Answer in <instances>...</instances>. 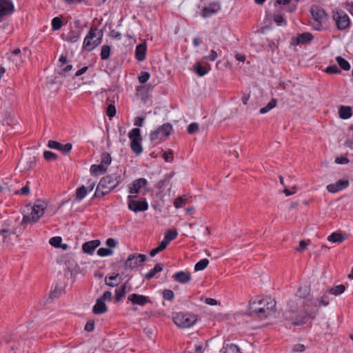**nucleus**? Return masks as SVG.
Masks as SVG:
<instances>
[{
  "label": "nucleus",
  "mask_w": 353,
  "mask_h": 353,
  "mask_svg": "<svg viewBox=\"0 0 353 353\" xmlns=\"http://www.w3.org/2000/svg\"><path fill=\"white\" fill-rule=\"evenodd\" d=\"M217 58V53L215 50H211L210 54L205 57L206 59H208L211 61H214Z\"/></svg>",
  "instance_id": "obj_62"
},
{
  "label": "nucleus",
  "mask_w": 353,
  "mask_h": 353,
  "mask_svg": "<svg viewBox=\"0 0 353 353\" xmlns=\"http://www.w3.org/2000/svg\"><path fill=\"white\" fill-rule=\"evenodd\" d=\"M63 17H56L52 20V29L53 31L59 30L63 26Z\"/></svg>",
  "instance_id": "obj_33"
},
{
  "label": "nucleus",
  "mask_w": 353,
  "mask_h": 353,
  "mask_svg": "<svg viewBox=\"0 0 353 353\" xmlns=\"http://www.w3.org/2000/svg\"><path fill=\"white\" fill-rule=\"evenodd\" d=\"M112 292L110 291H105L103 293V296L99 299L102 300L103 301H110L112 300Z\"/></svg>",
  "instance_id": "obj_59"
},
{
  "label": "nucleus",
  "mask_w": 353,
  "mask_h": 353,
  "mask_svg": "<svg viewBox=\"0 0 353 353\" xmlns=\"http://www.w3.org/2000/svg\"><path fill=\"white\" fill-rule=\"evenodd\" d=\"M316 312H306L301 311L296 313L294 311L289 312L285 314V319L290 321L292 325L296 326L303 325L307 323L310 318L314 319Z\"/></svg>",
  "instance_id": "obj_5"
},
{
  "label": "nucleus",
  "mask_w": 353,
  "mask_h": 353,
  "mask_svg": "<svg viewBox=\"0 0 353 353\" xmlns=\"http://www.w3.org/2000/svg\"><path fill=\"white\" fill-rule=\"evenodd\" d=\"M345 290V287L344 285H339L337 286L330 288L328 291L332 294L339 295L343 293Z\"/></svg>",
  "instance_id": "obj_43"
},
{
  "label": "nucleus",
  "mask_w": 353,
  "mask_h": 353,
  "mask_svg": "<svg viewBox=\"0 0 353 353\" xmlns=\"http://www.w3.org/2000/svg\"><path fill=\"white\" fill-rule=\"evenodd\" d=\"M80 37L81 33L79 31L72 30L66 36L63 37V39L70 43H76Z\"/></svg>",
  "instance_id": "obj_23"
},
{
  "label": "nucleus",
  "mask_w": 353,
  "mask_h": 353,
  "mask_svg": "<svg viewBox=\"0 0 353 353\" xmlns=\"http://www.w3.org/2000/svg\"><path fill=\"white\" fill-rule=\"evenodd\" d=\"M121 281V278L119 274L106 276L105 279V284L110 287H114L119 285Z\"/></svg>",
  "instance_id": "obj_24"
},
{
  "label": "nucleus",
  "mask_w": 353,
  "mask_h": 353,
  "mask_svg": "<svg viewBox=\"0 0 353 353\" xmlns=\"http://www.w3.org/2000/svg\"><path fill=\"white\" fill-rule=\"evenodd\" d=\"M172 320L178 327L188 328L196 323L197 318L192 314L178 312L173 314Z\"/></svg>",
  "instance_id": "obj_7"
},
{
  "label": "nucleus",
  "mask_w": 353,
  "mask_h": 353,
  "mask_svg": "<svg viewBox=\"0 0 353 353\" xmlns=\"http://www.w3.org/2000/svg\"><path fill=\"white\" fill-rule=\"evenodd\" d=\"M327 240L332 243H342L345 237L341 233L333 232L327 237Z\"/></svg>",
  "instance_id": "obj_34"
},
{
  "label": "nucleus",
  "mask_w": 353,
  "mask_h": 353,
  "mask_svg": "<svg viewBox=\"0 0 353 353\" xmlns=\"http://www.w3.org/2000/svg\"><path fill=\"white\" fill-rule=\"evenodd\" d=\"M172 130V125L170 123H165L159 126L157 130L150 133V140L152 143H159L165 138L170 136Z\"/></svg>",
  "instance_id": "obj_8"
},
{
  "label": "nucleus",
  "mask_w": 353,
  "mask_h": 353,
  "mask_svg": "<svg viewBox=\"0 0 353 353\" xmlns=\"http://www.w3.org/2000/svg\"><path fill=\"white\" fill-rule=\"evenodd\" d=\"M173 279L180 283H187L191 280V275L188 272L180 271L173 275Z\"/></svg>",
  "instance_id": "obj_19"
},
{
  "label": "nucleus",
  "mask_w": 353,
  "mask_h": 353,
  "mask_svg": "<svg viewBox=\"0 0 353 353\" xmlns=\"http://www.w3.org/2000/svg\"><path fill=\"white\" fill-rule=\"evenodd\" d=\"M313 39V36L309 32H304L299 34L296 38V44L306 43Z\"/></svg>",
  "instance_id": "obj_28"
},
{
  "label": "nucleus",
  "mask_w": 353,
  "mask_h": 353,
  "mask_svg": "<svg viewBox=\"0 0 353 353\" xmlns=\"http://www.w3.org/2000/svg\"><path fill=\"white\" fill-rule=\"evenodd\" d=\"M349 184L350 183L347 180H339L334 183L329 184L327 186V190L329 192L336 193L347 188Z\"/></svg>",
  "instance_id": "obj_14"
},
{
  "label": "nucleus",
  "mask_w": 353,
  "mask_h": 353,
  "mask_svg": "<svg viewBox=\"0 0 353 353\" xmlns=\"http://www.w3.org/2000/svg\"><path fill=\"white\" fill-rule=\"evenodd\" d=\"M43 203L41 200H37L34 205L31 207L30 214H23L21 225L37 222L44 214Z\"/></svg>",
  "instance_id": "obj_3"
},
{
  "label": "nucleus",
  "mask_w": 353,
  "mask_h": 353,
  "mask_svg": "<svg viewBox=\"0 0 353 353\" xmlns=\"http://www.w3.org/2000/svg\"><path fill=\"white\" fill-rule=\"evenodd\" d=\"M147 46L145 43H141L136 47L135 57L139 61H142L145 59V52Z\"/></svg>",
  "instance_id": "obj_20"
},
{
  "label": "nucleus",
  "mask_w": 353,
  "mask_h": 353,
  "mask_svg": "<svg viewBox=\"0 0 353 353\" xmlns=\"http://www.w3.org/2000/svg\"><path fill=\"white\" fill-rule=\"evenodd\" d=\"M112 254L113 251L110 248H101L97 250V254L102 257L111 256Z\"/></svg>",
  "instance_id": "obj_44"
},
{
  "label": "nucleus",
  "mask_w": 353,
  "mask_h": 353,
  "mask_svg": "<svg viewBox=\"0 0 353 353\" xmlns=\"http://www.w3.org/2000/svg\"><path fill=\"white\" fill-rule=\"evenodd\" d=\"M177 235L178 232L176 230H168L166 231L165 234L164 239H165L166 241L170 243L171 241L174 240L177 237Z\"/></svg>",
  "instance_id": "obj_41"
},
{
  "label": "nucleus",
  "mask_w": 353,
  "mask_h": 353,
  "mask_svg": "<svg viewBox=\"0 0 353 353\" xmlns=\"http://www.w3.org/2000/svg\"><path fill=\"white\" fill-rule=\"evenodd\" d=\"M336 61L341 69L345 71H347L350 69V63L343 57L339 56L336 58Z\"/></svg>",
  "instance_id": "obj_38"
},
{
  "label": "nucleus",
  "mask_w": 353,
  "mask_h": 353,
  "mask_svg": "<svg viewBox=\"0 0 353 353\" xmlns=\"http://www.w3.org/2000/svg\"><path fill=\"white\" fill-rule=\"evenodd\" d=\"M130 139L131 150L137 154H140L143 152V148L141 143V137L139 128H133L128 134Z\"/></svg>",
  "instance_id": "obj_9"
},
{
  "label": "nucleus",
  "mask_w": 353,
  "mask_h": 353,
  "mask_svg": "<svg viewBox=\"0 0 353 353\" xmlns=\"http://www.w3.org/2000/svg\"><path fill=\"white\" fill-rule=\"evenodd\" d=\"M88 192V190L84 185L78 188L76 190L75 200L78 201H81L85 197Z\"/></svg>",
  "instance_id": "obj_31"
},
{
  "label": "nucleus",
  "mask_w": 353,
  "mask_h": 353,
  "mask_svg": "<svg viewBox=\"0 0 353 353\" xmlns=\"http://www.w3.org/2000/svg\"><path fill=\"white\" fill-rule=\"evenodd\" d=\"M277 103V101L275 99H272L266 106L260 109L259 112L261 114H265L274 108Z\"/></svg>",
  "instance_id": "obj_39"
},
{
  "label": "nucleus",
  "mask_w": 353,
  "mask_h": 353,
  "mask_svg": "<svg viewBox=\"0 0 353 353\" xmlns=\"http://www.w3.org/2000/svg\"><path fill=\"white\" fill-rule=\"evenodd\" d=\"M163 296L166 300L172 301L174 298V292L170 290H164Z\"/></svg>",
  "instance_id": "obj_51"
},
{
  "label": "nucleus",
  "mask_w": 353,
  "mask_h": 353,
  "mask_svg": "<svg viewBox=\"0 0 353 353\" xmlns=\"http://www.w3.org/2000/svg\"><path fill=\"white\" fill-rule=\"evenodd\" d=\"M348 162H349L348 159H347L346 157H337L335 159V163H336L338 164H345V163H347Z\"/></svg>",
  "instance_id": "obj_64"
},
{
  "label": "nucleus",
  "mask_w": 353,
  "mask_h": 353,
  "mask_svg": "<svg viewBox=\"0 0 353 353\" xmlns=\"http://www.w3.org/2000/svg\"><path fill=\"white\" fill-rule=\"evenodd\" d=\"M249 311L250 315L256 314L260 319L268 318L275 314L276 301L271 297L253 301L250 303Z\"/></svg>",
  "instance_id": "obj_1"
},
{
  "label": "nucleus",
  "mask_w": 353,
  "mask_h": 353,
  "mask_svg": "<svg viewBox=\"0 0 353 353\" xmlns=\"http://www.w3.org/2000/svg\"><path fill=\"white\" fill-rule=\"evenodd\" d=\"M209 264V260L207 259H203L197 262L194 266L195 271L203 270Z\"/></svg>",
  "instance_id": "obj_42"
},
{
  "label": "nucleus",
  "mask_w": 353,
  "mask_h": 353,
  "mask_svg": "<svg viewBox=\"0 0 353 353\" xmlns=\"http://www.w3.org/2000/svg\"><path fill=\"white\" fill-rule=\"evenodd\" d=\"M309 241H301L299 242V248H296V250L298 251V252H302L303 250H305L306 248H307V245L309 244Z\"/></svg>",
  "instance_id": "obj_60"
},
{
  "label": "nucleus",
  "mask_w": 353,
  "mask_h": 353,
  "mask_svg": "<svg viewBox=\"0 0 353 353\" xmlns=\"http://www.w3.org/2000/svg\"><path fill=\"white\" fill-rule=\"evenodd\" d=\"M199 130V125L198 123H196V122L191 123L188 125V129H187L188 132L191 134L198 132Z\"/></svg>",
  "instance_id": "obj_45"
},
{
  "label": "nucleus",
  "mask_w": 353,
  "mask_h": 353,
  "mask_svg": "<svg viewBox=\"0 0 353 353\" xmlns=\"http://www.w3.org/2000/svg\"><path fill=\"white\" fill-rule=\"evenodd\" d=\"M150 74L148 72H141V75L139 77V81L141 83H145L150 79Z\"/></svg>",
  "instance_id": "obj_53"
},
{
  "label": "nucleus",
  "mask_w": 353,
  "mask_h": 353,
  "mask_svg": "<svg viewBox=\"0 0 353 353\" xmlns=\"http://www.w3.org/2000/svg\"><path fill=\"white\" fill-rule=\"evenodd\" d=\"M128 208L134 212H143L148 209V203L145 200L136 201L132 199V196H128Z\"/></svg>",
  "instance_id": "obj_12"
},
{
  "label": "nucleus",
  "mask_w": 353,
  "mask_h": 353,
  "mask_svg": "<svg viewBox=\"0 0 353 353\" xmlns=\"http://www.w3.org/2000/svg\"><path fill=\"white\" fill-rule=\"evenodd\" d=\"M128 300L134 305H139L143 306L148 302V297L143 295H140L136 293H133L128 296Z\"/></svg>",
  "instance_id": "obj_18"
},
{
  "label": "nucleus",
  "mask_w": 353,
  "mask_h": 353,
  "mask_svg": "<svg viewBox=\"0 0 353 353\" xmlns=\"http://www.w3.org/2000/svg\"><path fill=\"white\" fill-rule=\"evenodd\" d=\"M105 245L108 248L111 249L118 245V241L113 238H109L105 241Z\"/></svg>",
  "instance_id": "obj_50"
},
{
  "label": "nucleus",
  "mask_w": 353,
  "mask_h": 353,
  "mask_svg": "<svg viewBox=\"0 0 353 353\" xmlns=\"http://www.w3.org/2000/svg\"><path fill=\"white\" fill-rule=\"evenodd\" d=\"M121 175L117 173L103 176L97 187L94 196L102 197L109 194L121 183Z\"/></svg>",
  "instance_id": "obj_2"
},
{
  "label": "nucleus",
  "mask_w": 353,
  "mask_h": 353,
  "mask_svg": "<svg viewBox=\"0 0 353 353\" xmlns=\"http://www.w3.org/2000/svg\"><path fill=\"white\" fill-rule=\"evenodd\" d=\"M62 239L60 236H54L50 239L49 243L54 248H60Z\"/></svg>",
  "instance_id": "obj_46"
},
{
  "label": "nucleus",
  "mask_w": 353,
  "mask_h": 353,
  "mask_svg": "<svg viewBox=\"0 0 353 353\" xmlns=\"http://www.w3.org/2000/svg\"><path fill=\"white\" fill-rule=\"evenodd\" d=\"M30 192V188L28 185L23 187L20 190L17 191L16 194H20L21 195H27Z\"/></svg>",
  "instance_id": "obj_61"
},
{
  "label": "nucleus",
  "mask_w": 353,
  "mask_h": 353,
  "mask_svg": "<svg viewBox=\"0 0 353 353\" xmlns=\"http://www.w3.org/2000/svg\"><path fill=\"white\" fill-rule=\"evenodd\" d=\"M221 353H241L239 347L234 343L224 344L221 350Z\"/></svg>",
  "instance_id": "obj_25"
},
{
  "label": "nucleus",
  "mask_w": 353,
  "mask_h": 353,
  "mask_svg": "<svg viewBox=\"0 0 353 353\" xmlns=\"http://www.w3.org/2000/svg\"><path fill=\"white\" fill-rule=\"evenodd\" d=\"M147 184L148 181L144 178H140L134 181L129 187L130 194H138L141 188H145Z\"/></svg>",
  "instance_id": "obj_15"
},
{
  "label": "nucleus",
  "mask_w": 353,
  "mask_h": 353,
  "mask_svg": "<svg viewBox=\"0 0 353 353\" xmlns=\"http://www.w3.org/2000/svg\"><path fill=\"white\" fill-rule=\"evenodd\" d=\"M194 68L198 75L203 77L209 72L210 66V65L203 66L200 63H196Z\"/></svg>",
  "instance_id": "obj_29"
},
{
  "label": "nucleus",
  "mask_w": 353,
  "mask_h": 353,
  "mask_svg": "<svg viewBox=\"0 0 353 353\" xmlns=\"http://www.w3.org/2000/svg\"><path fill=\"white\" fill-rule=\"evenodd\" d=\"M117 112L115 105L113 104H110L107 108V115L109 117H113L115 116Z\"/></svg>",
  "instance_id": "obj_54"
},
{
  "label": "nucleus",
  "mask_w": 353,
  "mask_h": 353,
  "mask_svg": "<svg viewBox=\"0 0 353 353\" xmlns=\"http://www.w3.org/2000/svg\"><path fill=\"white\" fill-rule=\"evenodd\" d=\"M325 72L328 74H337L341 72L340 70L338 68L336 65H332L327 67L325 70Z\"/></svg>",
  "instance_id": "obj_56"
},
{
  "label": "nucleus",
  "mask_w": 353,
  "mask_h": 353,
  "mask_svg": "<svg viewBox=\"0 0 353 353\" xmlns=\"http://www.w3.org/2000/svg\"><path fill=\"white\" fill-rule=\"evenodd\" d=\"M21 50L19 48H17V49L14 50L11 52L12 56H10L8 57V59L10 61H12V62L15 63L16 65H18L19 63H22L23 62V59L21 57V56H20V57L19 59H16V58L13 57V56L19 55L21 54Z\"/></svg>",
  "instance_id": "obj_36"
},
{
  "label": "nucleus",
  "mask_w": 353,
  "mask_h": 353,
  "mask_svg": "<svg viewBox=\"0 0 353 353\" xmlns=\"http://www.w3.org/2000/svg\"><path fill=\"white\" fill-rule=\"evenodd\" d=\"M60 294L61 290L55 288L54 290L50 293L48 299L53 300L54 299L59 297Z\"/></svg>",
  "instance_id": "obj_58"
},
{
  "label": "nucleus",
  "mask_w": 353,
  "mask_h": 353,
  "mask_svg": "<svg viewBox=\"0 0 353 353\" xmlns=\"http://www.w3.org/2000/svg\"><path fill=\"white\" fill-rule=\"evenodd\" d=\"M72 148V145L70 143H68L64 145L61 143V148H60L59 151H61V152H63L64 154H67L71 151Z\"/></svg>",
  "instance_id": "obj_52"
},
{
  "label": "nucleus",
  "mask_w": 353,
  "mask_h": 353,
  "mask_svg": "<svg viewBox=\"0 0 353 353\" xmlns=\"http://www.w3.org/2000/svg\"><path fill=\"white\" fill-rule=\"evenodd\" d=\"M32 162H30L27 157L22 158L18 164V168L21 172L26 171L31 168Z\"/></svg>",
  "instance_id": "obj_32"
},
{
  "label": "nucleus",
  "mask_w": 353,
  "mask_h": 353,
  "mask_svg": "<svg viewBox=\"0 0 353 353\" xmlns=\"http://www.w3.org/2000/svg\"><path fill=\"white\" fill-rule=\"evenodd\" d=\"M274 21L279 26L286 24V21L284 19L283 17L281 14L274 15Z\"/></svg>",
  "instance_id": "obj_49"
},
{
  "label": "nucleus",
  "mask_w": 353,
  "mask_h": 353,
  "mask_svg": "<svg viewBox=\"0 0 353 353\" xmlns=\"http://www.w3.org/2000/svg\"><path fill=\"white\" fill-rule=\"evenodd\" d=\"M61 145V143L56 141L50 140L48 143V147L49 148L57 150L59 151L60 150Z\"/></svg>",
  "instance_id": "obj_47"
},
{
  "label": "nucleus",
  "mask_w": 353,
  "mask_h": 353,
  "mask_svg": "<svg viewBox=\"0 0 353 353\" xmlns=\"http://www.w3.org/2000/svg\"><path fill=\"white\" fill-rule=\"evenodd\" d=\"M111 47L107 45L103 46L101 50V58L102 60L108 59L110 56Z\"/></svg>",
  "instance_id": "obj_40"
},
{
  "label": "nucleus",
  "mask_w": 353,
  "mask_h": 353,
  "mask_svg": "<svg viewBox=\"0 0 353 353\" xmlns=\"http://www.w3.org/2000/svg\"><path fill=\"white\" fill-rule=\"evenodd\" d=\"M310 13L314 19L312 27L316 30H321L323 28V24L325 23L329 16L325 11L318 6H312L310 8Z\"/></svg>",
  "instance_id": "obj_6"
},
{
  "label": "nucleus",
  "mask_w": 353,
  "mask_h": 353,
  "mask_svg": "<svg viewBox=\"0 0 353 353\" xmlns=\"http://www.w3.org/2000/svg\"><path fill=\"white\" fill-rule=\"evenodd\" d=\"M188 199L186 196H179L174 201V206L176 208L183 207L188 202Z\"/></svg>",
  "instance_id": "obj_37"
},
{
  "label": "nucleus",
  "mask_w": 353,
  "mask_h": 353,
  "mask_svg": "<svg viewBox=\"0 0 353 353\" xmlns=\"http://www.w3.org/2000/svg\"><path fill=\"white\" fill-rule=\"evenodd\" d=\"M339 117L342 119H348L352 116V108L347 105H341L339 108Z\"/></svg>",
  "instance_id": "obj_21"
},
{
  "label": "nucleus",
  "mask_w": 353,
  "mask_h": 353,
  "mask_svg": "<svg viewBox=\"0 0 353 353\" xmlns=\"http://www.w3.org/2000/svg\"><path fill=\"white\" fill-rule=\"evenodd\" d=\"M146 260V256L143 254H132L128 256L125 262L126 269H134L139 267Z\"/></svg>",
  "instance_id": "obj_11"
},
{
  "label": "nucleus",
  "mask_w": 353,
  "mask_h": 353,
  "mask_svg": "<svg viewBox=\"0 0 353 353\" xmlns=\"http://www.w3.org/2000/svg\"><path fill=\"white\" fill-rule=\"evenodd\" d=\"M163 265L161 263H157L154 268L152 269L149 272L145 275V278L147 280H150L153 278L157 273L160 272L163 270Z\"/></svg>",
  "instance_id": "obj_30"
},
{
  "label": "nucleus",
  "mask_w": 353,
  "mask_h": 353,
  "mask_svg": "<svg viewBox=\"0 0 353 353\" xmlns=\"http://www.w3.org/2000/svg\"><path fill=\"white\" fill-rule=\"evenodd\" d=\"M173 159H174V154L172 150H169L168 152H164L163 159L166 162H171V161H172Z\"/></svg>",
  "instance_id": "obj_55"
},
{
  "label": "nucleus",
  "mask_w": 353,
  "mask_h": 353,
  "mask_svg": "<svg viewBox=\"0 0 353 353\" xmlns=\"http://www.w3.org/2000/svg\"><path fill=\"white\" fill-rule=\"evenodd\" d=\"M58 159V155L51 151L46 150V161H56Z\"/></svg>",
  "instance_id": "obj_48"
},
{
  "label": "nucleus",
  "mask_w": 353,
  "mask_h": 353,
  "mask_svg": "<svg viewBox=\"0 0 353 353\" xmlns=\"http://www.w3.org/2000/svg\"><path fill=\"white\" fill-rule=\"evenodd\" d=\"M333 19L334 20L339 30H345L350 26V19L349 16L343 10L334 11Z\"/></svg>",
  "instance_id": "obj_10"
},
{
  "label": "nucleus",
  "mask_w": 353,
  "mask_h": 353,
  "mask_svg": "<svg viewBox=\"0 0 353 353\" xmlns=\"http://www.w3.org/2000/svg\"><path fill=\"white\" fill-rule=\"evenodd\" d=\"M305 350V346L303 344L297 343L292 347V351L294 352H302Z\"/></svg>",
  "instance_id": "obj_57"
},
{
  "label": "nucleus",
  "mask_w": 353,
  "mask_h": 353,
  "mask_svg": "<svg viewBox=\"0 0 353 353\" xmlns=\"http://www.w3.org/2000/svg\"><path fill=\"white\" fill-rule=\"evenodd\" d=\"M103 33L94 28H90L84 39L83 48L90 52L97 47L102 41Z\"/></svg>",
  "instance_id": "obj_4"
},
{
  "label": "nucleus",
  "mask_w": 353,
  "mask_h": 353,
  "mask_svg": "<svg viewBox=\"0 0 353 353\" xmlns=\"http://www.w3.org/2000/svg\"><path fill=\"white\" fill-rule=\"evenodd\" d=\"M107 310H108V307L105 305L104 301L98 299L97 300L95 305L93 307V309H92L93 313L95 314H101L106 312Z\"/></svg>",
  "instance_id": "obj_22"
},
{
  "label": "nucleus",
  "mask_w": 353,
  "mask_h": 353,
  "mask_svg": "<svg viewBox=\"0 0 353 353\" xmlns=\"http://www.w3.org/2000/svg\"><path fill=\"white\" fill-rule=\"evenodd\" d=\"M107 170L108 169L101 163L99 165H92L90 167V173L92 175L97 176L104 174Z\"/></svg>",
  "instance_id": "obj_26"
},
{
  "label": "nucleus",
  "mask_w": 353,
  "mask_h": 353,
  "mask_svg": "<svg viewBox=\"0 0 353 353\" xmlns=\"http://www.w3.org/2000/svg\"><path fill=\"white\" fill-rule=\"evenodd\" d=\"M101 244V241L99 240H92L88 242H85L82 245V250L83 252L92 254L95 249L99 247Z\"/></svg>",
  "instance_id": "obj_17"
},
{
  "label": "nucleus",
  "mask_w": 353,
  "mask_h": 353,
  "mask_svg": "<svg viewBox=\"0 0 353 353\" xmlns=\"http://www.w3.org/2000/svg\"><path fill=\"white\" fill-rule=\"evenodd\" d=\"M14 6L10 0H0V21L5 16L10 14Z\"/></svg>",
  "instance_id": "obj_13"
},
{
  "label": "nucleus",
  "mask_w": 353,
  "mask_h": 353,
  "mask_svg": "<svg viewBox=\"0 0 353 353\" xmlns=\"http://www.w3.org/2000/svg\"><path fill=\"white\" fill-rule=\"evenodd\" d=\"M112 162V157L110 154L108 152H103L101 155V162L100 163L103 165L105 168L108 169L109 165Z\"/></svg>",
  "instance_id": "obj_35"
},
{
  "label": "nucleus",
  "mask_w": 353,
  "mask_h": 353,
  "mask_svg": "<svg viewBox=\"0 0 353 353\" xmlns=\"http://www.w3.org/2000/svg\"><path fill=\"white\" fill-rule=\"evenodd\" d=\"M221 10V6L217 2L211 3L208 6L203 8L201 11V16L203 18L210 17L214 14H216Z\"/></svg>",
  "instance_id": "obj_16"
},
{
  "label": "nucleus",
  "mask_w": 353,
  "mask_h": 353,
  "mask_svg": "<svg viewBox=\"0 0 353 353\" xmlns=\"http://www.w3.org/2000/svg\"><path fill=\"white\" fill-rule=\"evenodd\" d=\"M94 322L93 321L87 322V323L85 324V330L87 332H92L94 330Z\"/></svg>",
  "instance_id": "obj_63"
},
{
  "label": "nucleus",
  "mask_w": 353,
  "mask_h": 353,
  "mask_svg": "<svg viewBox=\"0 0 353 353\" xmlns=\"http://www.w3.org/2000/svg\"><path fill=\"white\" fill-rule=\"evenodd\" d=\"M126 294V284H123L115 290V301L119 303L125 297Z\"/></svg>",
  "instance_id": "obj_27"
}]
</instances>
